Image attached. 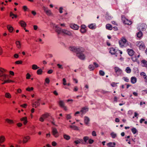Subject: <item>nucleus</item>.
I'll return each instance as SVG.
<instances>
[{"mask_svg": "<svg viewBox=\"0 0 147 147\" xmlns=\"http://www.w3.org/2000/svg\"><path fill=\"white\" fill-rule=\"evenodd\" d=\"M69 49L71 51L76 53L77 56L80 59L84 60L85 58L84 54L82 53L84 51V49L82 47L77 48L75 47H70Z\"/></svg>", "mask_w": 147, "mask_h": 147, "instance_id": "nucleus-1", "label": "nucleus"}, {"mask_svg": "<svg viewBox=\"0 0 147 147\" xmlns=\"http://www.w3.org/2000/svg\"><path fill=\"white\" fill-rule=\"evenodd\" d=\"M55 31L58 34H62L63 35L71 36L72 35L71 32L70 31L65 29H61L57 26H55Z\"/></svg>", "mask_w": 147, "mask_h": 147, "instance_id": "nucleus-2", "label": "nucleus"}, {"mask_svg": "<svg viewBox=\"0 0 147 147\" xmlns=\"http://www.w3.org/2000/svg\"><path fill=\"white\" fill-rule=\"evenodd\" d=\"M120 47H125L127 43V41L125 37H122L119 41Z\"/></svg>", "mask_w": 147, "mask_h": 147, "instance_id": "nucleus-3", "label": "nucleus"}, {"mask_svg": "<svg viewBox=\"0 0 147 147\" xmlns=\"http://www.w3.org/2000/svg\"><path fill=\"white\" fill-rule=\"evenodd\" d=\"M5 71V69L0 67V80L3 81L6 79L7 75L4 74Z\"/></svg>", "mask_w": 147, "mask_h": 147, "instance_id": "nucleus-4", "label": "nucleus"}, {"mask_svg": "<svg viewBox=\"0 0 147 147\" xmlns=\"http://www.w3.org/2000/svg\"><path fill=\"white\" fill-rule=\"evenodd\" d=\"M114 69L115 74L117 76H120L122 74V70L118 67H114Z\"/></svg>", "mask_w": 147, "mask_h": 147, "instance_id": "nucleus-5", "label": "nucleus"}, {"mask_svg": "<svg viewBox=\"0 0 147 147\" xmlns=\"http://www.w3.org/2000/svg\"><path fill=\"white\" fill-rule=\"evenodd\" d=\"M31 140V137L29 136H24L22 138V143L26 144L30 141Z\"/></svg>", "mask_w": 147, "mask_h": 147, "instance_id": "nucleus-6", "label": "nucleus"}, {"mask_svg": "<svg viewBox=\"0 0 147 147\" xmlns=\"http://www.w3.org/2000/svg\"><path fill=\"white\" fill-rule=\"evenodd\" d=\"M136 45L139 47L140 50H143L144 49L145 47L144 44L142 41L137 42Z\"/></svg>", "mask_w": 147, "mask_h": 147, "instance_id": "nucleus-7", "label": "nucleus"}, {"mask_svg": "<svg viewBox=\"0 0 147 147\" xmlns=\"http://www.w3.org/2000/svg\"><path fill=\"white\" fill-rule=\"evenodd\" d=\"M109 50L110 53L111 55H115L116 57L117 56L118 50H116L113 47H111L109 49Z\"/></svg>", "mask_w": 147, "mask_h": 147, "instance_id": "nucleus-8", "label": "nucleus"}, {"mask_svg": "<svg viewBox=\"0 0 147 147\" xmlns=\"http://www.w3.org/2000/svg\"><path fill=\"white\" fill-rule=\"evenodd\" d=\"M121 19L123 23L125 24L130 25L132 23L131 21L126 18L124 16H121Z\"/></svg>", "mask_w": 147, "mask_h": 147, "instance_id": "nucleus-9", "label": "nucleus"}, {"mask_svg": "<svg viewBox=\"0 0 147 147\" xmlns=\"http://www.w3.org/2000/svg\"><path fill=\"white\" fill-rule=\"evenodd\" d=\"M52 133L53 135L55 138H57L59 136L57 130L55 128H52Z\"/></svg>", "mask_w": 147, "mask_h": 147, "instance_id": "nucleus-10", "label": "nucleus"}, {"mask_svg": "<svg viewBox=\"0 0 147 147\" xmlns=\"http://www.w3.org/2000/svg\"><path fill=\"white\" fill-rule=\"evenodd\" d=\"M58 103L59 106L63 108L65 111L67 110V107L65 105L64 102L62 100H60L58 102Z\"/></svg>", "mask_w": 147, "mask_h": 147, "instance_id": "nucleus-11", "label": "nucleus"}, {"mask_svg": "<svg viewBox=\"0 0 147 147\" xmlns=\"http://www.w3.org/2000/svg\"><path fill=\"white\" fill-rule=\"evenodd\" d=\"M147 28V26L145 24L142 23L139 24L138 28L139 30L143 31L146 30Z\"/></svg>", "mask_w": 147, "mask_h": 147, "instance_id": "nucleus-12", "label": "nucleus"}, {"mask_svg": "<svg viewBox=\"0 0 147 147\" xmlns=\"http://www.w3.org/2000/svg\"><path fill=\"white\" fill-rule=\"evenodd\" d=\"M43 8L44 10L47 15L50 16L52 15V13L51 12V10L49 9L48 7L43 6Z\"/></svg>", "mask_w": 147, "mask_h": 147, "instance_id": "nucleus-13", "label": "nucleus"}, {"mask_svg": "<svg viewBox=\"0 0 147 147\" xmlns=\"http://www.w3.org/2000/svg\"><path fill=\"white\" fill-rule=\"evenodd\" d=\"M140 54L137 55H135L134 56L132 57L131 59L134 62L136 61L137 62H139L140 61L138 59V58L140 57Z\"/></svg>", "mask_w": 147, "mask_h": 147, "instance_id": "nucleus-14", "label": "nucleus"}, {"mask_svg": "<svg viewBox=\"0 0 147 147\" xmlns=\"http://www.w3.org/2000/svg\"><path fill=\"white\" fill-rule=\"evenodd\" d=\"M128 54L130 56H133L134 54V51L132 49H128L127 50Z\"/></svg>", "mask_w": 147, "mask_h": 147, "instance_id": "nucleus-15", "label": "nucleus"}, {"mask_svg": "<svg viewBox=\"0 0 147 147\" xmlns=\"http://www.w3.org/2000/svg\"><path fill=\"white\" fill-rule=\"evenodd\" d=\"M19 24L23 28H25L26 26L27 25L26 23L23 20H21L19 21Z\"/></svg>", "mask_w": 147, "mask_h": 147, "instance_id": "nucleus-16", "label": "nucleus"}, {"mask_svg": "<svg viewBox=\"0 0 147 147\" xmlns=\"http://www.w3.org/2000/svg\"><path fill=\"white\" fill-rule=\"evenodd\" d=\"M20 120L22 121H23V124L24 125L26 124L28 122L27 118L26 117L20 118Z\"/></svg>", "mask_w": 147, "mask_h": 147, "instance_id": "nucleus-17", "label": "nucleus"}, {"mask_svg": "<svg viewBox=\"0 0 147 147\" xmlns=\"http://www.w3.org/2000/svg\"><path fill=\"white\" fill-rule=\"evenodd\" d=\"M70 28H71L75 30H78L79 28V26L76 24H71L70 25Z\"/></svg>", "mask_w": 147, "mask_h": 147, "instance_id": "nucleus-18", "label": "nucleus"}, {"mask_svg": "<svg viewBox=\"0 0 147 147\" xmlns=\"http://www.w3.org/2000/svg\"><path fill=\"white\" fill-rule=\"evenodd\" d=\"M5 122L9 124H14V123L13 120L8 118L5 119Z\"/></svg>", "mask_w": 147, "mask_h": 147, "instance_id": "nucleus-19", "label": "nucleus"}, {"mask_svg": "<svg viewBox=\"0 0 147 147\" xmlns=\"http://www.w3.org/2000/svg\"><path fill=\"white\" fill-rule=\"evenodd\" d=\"M80 32L81 33H84L86 32V26L84 25H82L81 26Z\"/></svg>", "mask_w": 147, "mask_h": 147, "instance_id": "nucleus-20", "label": "nucleus"}, {"mask_svg": "<svg viewBox=\"0 0 147 147\" xmlns=\"http://www.w3.org/2000/svg\"><path fill=\"white\" fill-rule=\"evenodd\" d=\"M40 100V99H38L37 102H35L34 103L32 104V106L33 107H34L35 108H36L39 106L40 105L39 101Z\"/></svg>", "mask_w": 147, "mask_h": 147, "instance_id": "nucleus-21", "label": "nucleus"}, {"mask_svg": "<svg viewBox=\"0 0 147 147\" xmlns=\"http://www.w3.org/2000/svg\"><path fill=\"white\" fill-rule=\"evenodd\" d=\"M137 78L135 77H132L131 78V82L132 84H135L137 82Z\"/></svg>", "mask_w": 147, "mask_h": 147, "instance_id": "nucleus-22", "label": "nucleus"}, {"mask_svg": "<svg viewBox=\"0 0 147 147\" xmlns=\"http://www.w3.org/2000/svg\"><path fill=\"white\" fill-rule=\"evenodd\" d=\"M118 51L117 52V55L119 53H120V55L117 57V59H118L120 60H123V58L122 57L121 55L122 54V51L118 50Z\"/></svg>", "mask_w": 147, "mask_h": 147, "instance_id": "nucleus-23", "label": "nucleus"}, {"mask_svg": "<svg viewBox=\"0 0 147 147\" xmlns=\"http://www.w3.org/2000/svg\"><path fill=\"white\" fill-rule=\"evenodd\" d=\"M17 48L20 49L21 47V44L20 42L19 41H16L15 42Z\"/></svg>", "mask_w": 147, "mask_h": 147, "instance_id": "nucleus-24", "label": "nucleus"}, {"mask_svg": "<svg viewBox=\"0 0 147 147\" xmlns=\"http://www.w3.org/2000/svg\"><path fill=\"white\" fill-rule=\"evenodd\" d=\"M142 66L146 67H147V61L144 60H142L141 62Z\"/></svg>", "mask_w": 147, "mask_h": 147, "instance_id": "nucleus-25", "label": "nucleus"}, {"mask_svg": "<svg viewBox=\"0 0 147 147\" xmlns=\"http://www.w3.org/2000/svg\"><path fill=\"white\" fill-rule=\"evenodd\" d=\"M5 138L4 136H0V144L4 142L5 140Z\"/></svg>", "mask_w": 147, "mask_h": 147, "instance_id": "nucleus-26", "label": "nucleus"}, {"mask_svg": "<svg viewBox=\"0 0 147 147\" xmlns=\"http://www.w3.org/2000/svg\"><path fill=\"white\" fill-rule=\"evenodd\" d=\"M7 28L10 32H11L13 31V27L10 25H8L7 26Z\"/></svg>", "mask_w": 147, "mask_h": 147, "instance_id": "nucleus-27", "label": "nucleus"}, {"mask_svg": "<svg viewBox=\"0 0 147 147\" xmlns=\"http://www.w3.org/2000/svg\"><path fill=\"white\" fill-rule=\"evenodd\" d=\"M5 97L8 98L10 99L11 98V96L9 92H6L5 93L4 95Z\"/></svg>", "mask_w": 147, "mask_h": 147, "instance_id": "nucleus-28", "label": "nucleus"}, {"mask_svg": "<svg viewBox=\"0 0 147 147\" xmlns=\"http://www.w3.org/2000/svg\"><path fill=\"white\" fill-rule=\"evenodd\" d=\"M106 28L109 30H111L112 29V26L110 24H107L106 26Z\"/></svg>", "mask_w": 147, "mask_h": 147, "instance_id": "nucleus-29", "label": "nucleus"}, {"mask_svg": "<svg viewBox=\"0 0 147 147\" xmlns=\"http://www.w3.org/2000/svg\"><path fill=\"white\" fill-rule=\"evenodd\" d=\"M83 140L82 139H78L74 141V143L76 144H78L82 143Z\"/></svg>", "mask_w": 147, "mask_h": 147, "instance_id": "nucleus-30", "label": "nucleus"}, {"mask_svg": "<svg viewBox=\"0 0 147 147\" xmlns=\"http://www.w3.org/2000/svg\"><path fill=\"white\" fill-rule=\"evenodd\" d=\"M88 26L90 28L92 29H94L96 28V25L94 24H91Z\"/></svg>", "mask_w": 147, "mask_h": 147, "instance_id": "nucleus-31", "label": "nucleus"}, {"mask_svg": "<svg viewBox=\"0 0 147 147\" xmlns=\"http://www.w3.org/2000/svg\"><path fill=\"white\" fill-rule=\"evenodd\" d=\"M115 144L114 142H110L107 144V146L109 147H115Z\"/></svg>", "mask_w": 147, "mask_h": 147, "instance_id": "nucleus-32", "label": "nucleus"}, {"mask_svg": "<svg viewBox=\"0 0 147 147\" xmlns=\"http://www.w3.org/2000/svg\"><path fill=\"white\" fill-rule=\"evenodd\" d=\"M42 117H43L44 119L47 118L50 116V114L49 113H46L42 115Z\"/></svg>", "mask_w": 147, "mask_h": 147, "instance_id": "nucleus-33", "label": "nucleus"}, {"mask_svg": "<svg viewBox=\"0 0 147 147\" xmlns=\"http://www.w3.org/2000/svg\"><path fill=\"white\" fill-rule=\"evenodd\" d=\"M84 121L85 123L87 125L88 123L90 121L89 119L87 117H84Z\"/></svg>", "mask_w": 147, "mask_h": 147, "instance_id": "nucleus-34", "label": "nucleus"}, {"mask_svg": "<svg viewBox=\"0 0 147 147\" xmlns=\"http://www.w3.org/2000/svg\"><path fill=\"white\" fill-rule=\"evenodd\" d=\"M88 108L86 107H84L82 108L81 111V112H82V113H84L88 111Z\"/></svg>", "mask_w": 147, "mask_h": 147, "instance_id": "nucleus-35", "label": "nucleus"}, {"mask_svg": "<svg viewBox=\"0 0 147 147\" xmlns=\"http://www.w3.org/2000/svg\"><path fill=\"white\" fill-rule=\"evenodd\" d=\"M125 71L128 74H130L131 72V69L129 67H127L125 70Z\"/></svg>", "mask_w": 147, "mask_h": 147, "instance_id": "nucleus-36", "label": "nucleus"}, {"mask_svg": "<svg viewBox=\"0 0 147 147\" xmlns=\"http://www.w3.org/2000/svg\"><path fill=\"white\" fill-rule=\"evenodd\" d=\"M39 67H38L36 65L34 64L32 65V69L33 70H36L37 69H39Z\"/></svg>", "mask_w": 147, "mask_h": 147, "instance_id": "nucleus-37", "label": "nucleus"}, {"mask_svg": "<svg viewBox=\"0 0 147 147\" xmlns=\"http://www.w3.org/2000/svg\"><path fill=\"white\" fill-rule=\"evenodd\" d=\"M137 36L138 37L141 38L142 36V32L141 31H139L137 34Z\"/></svg>", "mask_w": 147, "mask_h": 147, "instance_id": "nucleus-38", "label": "nucleus"}, {"mask_svg": "<svg viewBox=\"0 0 147 147\" xmlns=\"http://www.w3.org/2000/svg\"><path fill=\"white\" fill-rule=\"evenodd\" d=\"M63 138L67 140H69L70 138V136H69L66 134H64L63 135Z\"/></svg>", "mask_w": 147, "mask_h": 147, "instance_id": "nucleus-39", "label": "nucleus"}, {"mask_svg": "<svg viewBox=\"0 0 147 147\" xmlns=\"http://www.w3.org/2000/svg\"><path fill=\"white\" fill-rule=\"evenodd\" d=\"M42 70L41 69H38L37 71V74L38 75H41L42 74Z\"/></svg>", "mask_w": 147, "mask_h": 147, "instance_id": "nucleus-40", "label": "nucleus"}, {"mask_svg": "<svg viewBox=\"0 0 147 147\" xmlns=\"http://www.w3.org/2000/svg\"><path fill=\"white\" fill-rule=\"evenodd\" d=\"M140 75L143 76V78L145 79H146L147 76L146 75L145 73L144 72H142L140 73Z\"/></svg>", "mask_w": 147, "mask_h": 147, "instance_id": "nucleus-41", "label": "nucleus"}, {"mask_svg": "<svg viewBox=\"0 0 147 147\" xmlns=\"http://www.w3.org/2000/svg\"><path fill=\"white\" fill-rule=\"evenodd\" d=\"M122 79L125 81L126 82H128L129 80V78L126 77H123L122 78Z\"/></svg>", "mask_w": 147, "mask_h": 147, "instance_id": "nucleus-42", "label": "nucleus"}, {"mask_svg": "<svg viewBox=\"0 0 147 147\" xmlns=\"http://www.w3.org/2000/svg\"><path fill=\"white\" fill-rule=\"evenodd\" d=\"M89 68L90 70L91 71L94 70V67L93 65H90L89 66Z\"/></svg>", "mask_w": 147, "mask_h": 147, "instance_id": "nucleus-43", "label": "nucleus"}, {"mask_svg": "<svg viewBox=\"0 0 147 147\" xmlns=\"http://www.w3.org/2000/svg\"><path fill=\"white\" fill-rule=\"evenodd\" d=\"M111 135L113 138H115L116 137V134L113 132L111 133Z\"/></svg>", "mask_w": 147, "mask_h": 147, "instance_id": "nucleus-44", "label": "nucleus"}, {"mask_svg": "<svg viewBox=\"0 0 147 147\" xmlns=\"http://www.w3.org/2000/svg\"><path fill=\"white\" fill-rule=\"evenodd\" d=\"M118 83H115V82H112V83H111V85L112 87H115L117 86V84Z\"/></svg>", "mask_w": 147, "mask_h": 147, "instance_id": "nucleus-45", "label": "nucleus"}, {"mask_svg": "<svg viewBox=\"0 0 147 147\" xmlns=\"http://www.w3.org/2000/svg\"><path fill=\"white\" fill-rule=\"evenodd\" d=\"M99 74L101 76H103L105 75L104 72L102 70H100L99 71Z\"/></svg>", "mask_w": 147, "mask_h": 147, "instance_id": "nucleus-46", "label": "nucleus"}, {"mask_svg": "<svg viewBox=\"0 0 147 147\" xmlns=\"http://www.w3.org/2000/svg\"><path fill=\"white\" fill-rule=\"evenodd\" d=\"M89 138L88 136H85L84 137L83 139L84 141L86 142L87 140H89Z\"/></svg>", "mask_w": 147, "mask_h": 147, "instance_id": "nucleus-47", "label": "nucleus"}, {"mask_svg": "<svg viewBox=\"0 0 147 147\" xmlns=\"http://www.w3.org/2000/svg\"><path fill=\"white\" fill-rule=\"evenodd\" d=\"M12 16H13L14 17H15V18H16L17 17V15H15L14 14H13L12 12H11L10 13V17H12Z\"/></svg>", "mask_w": 147, "mask_h": 147, "instance_id": "nucleus-48", "label": "nucleus"}, {"mask_svg": "<svg viewBox=\"0 0 147 147\" xmlns=\"http://www.w3.org/2000/svg\"><path fill=\"white\" fill-rule=\"evenodd\" d=\"M131 131L133 134H135L136 133L137 130L136 128H133L132 129Z\"/></svg>", "mask_w": 147, "mask_h": 147, "instance_id": "nucleus-49", "label": "nucleus"}, {"mask_svg": "<svg viewBox=\"0 0 147 147\" xmlns=\"http://www.w3.org/2000/svg\"><path fill=\"white\" fill-rule=\"evenodd\" d=\"M22 61H18L15 62V63L17 64H22Z\"/></svg>", "mask_w": 147, "mask_h": 147, "instance_id": "nucleus-50", "label": "nucleus"}, {"mask_svg": "<svg viewBox=\"0 0 147 147\" xmlns=\"http://www.w3.org/2000/svg\"><path fill=\"white\" fill-rule=\"evenodd\" d=\"M26 90L27 91H30L31 90H33V87H31V88H27L26 89Z\"/></svg>", "mask_w": 147, "mask_h": 147, "instance_id": "nucleus-51", "label": "nucleus"}, {"mask_svg": "<svg viewBox=\"0 0 147 147\" xmlns=\"http://www.w3.org/2000/svg\"><path fill=\"white\" fill-rule=\"evenodd\" d=\"M44 118L43 117H42V115L41 117L39 119V120L40 121L42 122L44 121Z\"/></svg>", "mask_w": 147, "mask_h": 147, "instance_id": "nucleus-52", "label": "nucleus"}, {"mask_svg": "<svg viewBox=\"0 0 147 147\" xmlns=\"http://www.w3.org/2000/svg\"><path fill=\"white\" fill-rule=\"evenodd\" d=\"M31 77L30 75L28 73H27L26 75V78L27 79H29Z\"/></svg>", "mask_w": 147, "mask_h": 147, "instance_id": "nucleus-53", "label": "nucleus"}, {"mask_svg": "<svg viewBox=\"0 0 147 147\" xmlns=\"http://www.w3.org/2000/svg\"><path fill=\"white\" fill-rule=\"evenodd\" d=\"M22 90L20 89L19 88L17 90V92L16 94H17L18 93H21L22 92Z\"/></svg>", "mask_w": 147, "mask_h": 147, "instance_id": "nucleus-54", "label": "nucleus"}, {"mask_svg": "<svg viewBox=\"0 0 147 147\" xmlns=\"http://www.w3.org/2000/svg\"><path fill=\"white\" fill-rule=\"evenodd\" d=\"M45 82L48 84H49V83L50 80L49 78H47L45 79Z\"/></svg>", "mask_w": 147, "mask_h": 147, "instance_id": "nucleus-55", "label": "nucleus"}, {"mask_svg": "<svg viewBox=\"0 0 147 147\" xmlns=\"http://www.w3.org/2000/svg\"><path fill=\"white\" fill-rule=\"evenodd\" d=\"M71 116L70 114H67L66 115V118L67 119H71Z\"/></svg>", "mask_w": 147, "mask_h": 147, "instance_id": "nucleus-56", "label": "nucleus"}, {"mask_svg": "<svg viewBox=\"0 0 147 147\" xmlns=\"http://www.w3.org/2000/svg\"><path fill=\"white\" fill-rule=\"evenodd\" d=\"M20 106L23 108H26L27 106V105L26 104H24L21 105Z\"/></svg>", "mask_w": 147, "mask_h": 147, "instance_id": "nucleus-57", "label": "nucleus"}, {"mask_svg": "<svg viewBox=\"0 0 147 147\" xmlns=\"http://www.w3.org/2000/svg\"><path fill=\"white\" fill-rule=\"evenodd\" d=\"M63 84L64 85H67V83H66V80L65 78H63Z\"/></svg>", "mask_w": 147, "mask_h": 147, "instance_id": "nucleus-58", "label": "nucleus"}, {"mask_svg": "<svg viewBox=\"0 0 147 147\" xmlns=\"http://www.w3.org/2000/svg\"><path fill=\"white\" fill-rule=\"evenodd\" d=\"M57 66H58V67L59 68L63 69V68L62 67V65H60L59 64H58L57 65Z\"/></svg>", "mask_w": 147, "mask_h": 147, "instance_id": "nucleus-59", "label": "nucleus"}, {"mask_svg": "<svg viewBox=\"0 0 147 147\" xmlns=\"http://www.w3.org/2000/svg\"><path fill=\"white\" fill-rule=\"evenodd\" d=\"M16 125L17 126L19 127H20L22 126V124L21 123H18L16 124Z\"/></svg>", "mask_w": 147, "mask_h": 147, "instance_id": "nucleus-60", "label": "nucleus"}, {"mask_svg": "<svg viewBox=\"0 0 147 147\" xmlns=\"http://www.w3.org/2000/svg\"><path fill=\"white\" fill-rule=\"evenodd\" d=\"M57 144L55 141H53L52 142V145L53 146H55L57 145Z\"/></svg>", "mask_w": 147, "mask_h": 147, "instance_id": "nucleus-61", "label": "nucleus"}, {"mask_svg": "<svg viewBox=\"0 0 147 147\" xmlns=\"http://www.w3.org/2000/svg\"><path fill=\"white\" fill-rule=\"evenodd\" d=\"M7 83H9L10 82H13L14 81L9 80H5Z\"/></svg>", "mask_w": 147, "mask_h": 147, "instance_id": "nucleus-62", "label": "nucleus"}, {"mask_svg": "<svg viewBox=\"0 0 147 147\" xmlns=\"http://www.w3.org/2000/svg\"><path fill=\"white\" fill-rule=\"evenodd\" d=\"M94 141L93 140H92V139H90L89 140L88 142L89 144H91Z\"/></svg>", "mask_w": 147, "mask_h": 147, "instance_id": "nucleus-63", "label": "nucleus"}, {"mask_svg": "<svg viewBox=\"0 0 147 147\" xmlns=\"http://www.w3.org/2000/svg\"><path fill=\"white\" fill-rule=\"evenodd\" d=\"M23 8L24 10L25 11H26L27 10V9H28V8L26 6H24L23 7Z\"/></svg>", "mask_w": 147, "mask_h": 147, "instance_id": "nucleus-64", "label": "nucleus"}]
</instances>
